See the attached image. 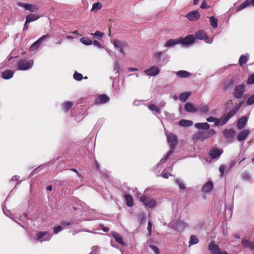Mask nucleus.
I'll list each match as a JSON object with an SVG mask.
<instances>
[{"instance_id": "a18cd8bd", "label": "nucleus", "mask_w": 254, "mask_h": 254, "mask_svg": "<svg viewBox=\"0 0 254 254\" xmlns=\"http://www.w3.org/2000/svg\"><path fill=\"white\" fill-rule=\"evenodd\" d=\"M138 219L140 221V223H143L146 219V216L143 213H140L138 215Z\"/></svg>"}, {"instance_id": "5701e85b", "label": "nucleus", "mask_w": 254, "mask_h": 254, "mask_svg": "<svg viewBox=\"0 0 254 254\" xmlns=\"http://www.w3.org/2000/svg\"><path fill=\"white\" fill-rule=\"evenodd\" d=\"M250 5H254V0H246L244 2L239 6L238 10H241Z\"/></svg>"}, {"instance_id": "412c9836", "label": "nucleus", "mask_w": 254, "mask_h": 254, "mask_svg": "<svg viewBox=\"0 0 254 254\" xmlns=\"http://www.w3.org/2000/svg\"><path fill=\"white\" fill-rule=\"evenodd\" d=\"M14 74V72L10 69H7L3 71L2 73V77L3 79H9L11 78Z\"/></svg>"}, {"instance_id": "13d9d810", "label": "nucleus", "mask_w": 254, "mask_h": 254, "mask_svg": "<svg viewBox=\"0 0 254 254\" xmlns=\"http://www.w3.org/2000/svg\"><path fill=\"white\" fill-rule=\"evenodd\" d=\"M225 170V167L224 165H222L219 167V171L221 173V175L222 176L224 173Z\"/></svg>"}, {"instance_id": "9b49d317", "label": "nucleus", "mask_w": 254, "mask_h": 254, "mask_svg": "<svg viewBox=\"0 0 254 254\" xmlns=\"http://www.w3.org/2000/svg\"><path fill=\"white\" fill-rule=\"evenodd\" d=\"M208 250L212 254H219L220 252L219 247L214 242H211L208 246Z\"/></svg>"}, {"instance_id": "a211bd4d", "label": "nucleus", "mask_w": 254, "mask_h": 254, "mask_svg": "<svg viewBox=\"0 0 254 254\" xmlns=\"http://www.w3.org/2000/svg\"><path fill=\"white\" fill-rule=\"evenodd\" d=\"M195 35L197 39L200 40H206L208 38L206 32L202 30L196 31Z\"/></svg>"}, {"instance_id": "2f4dec72", "label": "nucleus", "mask_w": 254, "mask_h": 254, "mask_svg": "<svg viewBox=\"0 0 254 254\" xmlns=\"http://www.w3.org/2000/svg\"><path fill=\"white\" fill-rule=\"evenodd\" d=\"M39 18L38 15L35 14H29L26 17V20L28 21L29 22L35 21Z\"/></svg>"}, {"instance_id": "49530a36", "label": "nucleus", "mask_w": 254, "mask_h": 254, "mask_svg": "<svg viewBox=\"0 0 254 254\" xmlns=\"http://www.w3.org/2000/svg\"><path fill=\"white\" fill-rule=\"evenodd\" d=\"M254 103V95H253L250 97H249L247 100V104L248 105H251Z\"/></svg>"}, {"instance_id": "c756f323", "label": "nucleus", "mask_w": 254, "mask_h": 254, "mask_svg": "<svg viewBox=\"0 0 254 254\" xmlns=\"http://www.w3.org/2000/svg\"><path fill=\"white\" fill-rule=\"evenodd\" d=\"M210 20V25L213 28H216L218 27V19L214 16L208 17Z\"/></svg>"}, {"instance_id": "1a4fd4ad", "label": "nucleus", "mask_w": 254, "mask_h": 254, "mask_svg": "<svg viewBox=\"0 0 254 254\" xmlns=\"http://www.w3.org/2000/svg\"><path fill=\"white\" fill-rule=\"evenodd\" d=\"M245 85L241 84L236 86L235 88V97L236 98H240L245 91Z\"/></svg>"}, {"instance_id": "aec40b11", "label": "nucleus", "mask_w": 254, "mask_h": 254, "mask_svg": "<svg viewBox=\"0 0 254 254\" xmlns=\"http://www.w3.org/2000/svg\"><path fill=\"white\" fill-rule=\"evenodd\" d=\"M112 235L115 238L116 242L120 244L125 246V243L123 240L122 236L116 232H112Z\"/></svg>"}, {"instance_id": "c9c22d12", "label": "nucleus", "mask_w": 254, "mask_h": 254, "mask_svg": "<svg viewBox=\"0 0 254 254\" xmlns=\"http://www.w3.org/2000/svg\"><path fill=\"white\" fill-rule=\"evenodd\" d=\"M80 40L81 42L85 45H90L93 43L91 40L86 37H82Z\"/></svg>"}, {"instance_id": "f704fd0d", "label": "nucleus", "mask_w": 254, "mask_h": 254, "mask_svg": "<svg viewBox=\"0 0 254 254\" xmlns=\"http://www.w3.org/2000/svg\"><path fill=\"white\" fill-rule=\"evenodd\" d=\"M73 106V103L72 102L68 101L63 104L64 109L65 111L69 110Z\"/></svg>"}, {"instance_id": "774afa93", "label": "nucleus", "mask_w": 254, "mask_h": 254, "mask_svg": "<svg viewBox=\"0 0 254 254\" xmlns=\"http://www.w3.org/2000/svg\"><path fill=\"white\" fill-rule=\"evenodd\" d=\"M71 171L75 172L79 176H80L81 175L79 174V173H78V172L77 171V170L75 169H71Z\"/></svg>"}, {"instance_id": "79ce46f5", "label": "nucleus", "mask_w": 254, "mask_h": 254, "mask_svg": "<svg viewBox=\"0 0 254 254\" xmlns=\"http://www.w3.org/2000/svg\"><path fill=\"white\" fill-rule=\"evenodd\" d=\"M39 8V6H37L36 5L30 4L28 10L32 12H33L38 10Z\"/></svg>"}, {"instance_id": "cd10ccee", "label": "nucleus", "mask_w": 254, "mask_h": 254, "mask_svg": "<svg viewBox=\"0 0 254 254\" xmlns=\"http://www.w3.org/2000/svg\"><path fill=\"white\" fill-rule=\"evenodd\" d=\"M235 133L233 129H226L223 131L224 135L227 138H232L235 135Z\"/></svg>"}, {"instance_id": "864d4df0", "label": "nucleus", "mask_w": 254, "mask_h": 254, "mask_svg": "<svg viewBox=\"0 0 254 254\" xmlns=\"http://www.w3.org/2000/svg\"><path fill=\"white\" fill-rule=\"evenodd\" d=\"M206 132L208 135H209V137L211 136L214 135L216 133V131L213 129H209V130H206Z\"/></svg>"}, {"instance_id": "473e14b6", "label": "nucleus", "mask_w": 254, "mask_h": 254, "mask_svg": "<svg viewBox=\"0 0 254 254\" xmlns=\"http://www.w3.org/2000/svg\"><path fill=\"white\" fill-rule=\"evenodd\" d=\"M190 95V92H187L185 93H181L180 95L179 99L182 102H185L187 101V100L188 99V98L189 97Z\"/></svg>"}, {"instance_id": "de8ad7c7", "label": "nucleus", "mask_w": 254, "mask_h": 254, "mask_svg": "<svg viewBox=\"0 0 254 254\" xmlns=\"http://www.w3.org/2000/svg\"><path fill=\"white\" fill-rule=\"evenodd\" d=\"M176 182L177 184L179 185L180 189L182 190H185L186 189L185 186L180 180H176Z\"/></svg>"}, {"instance_id": "37998d69", "label": "nucleus", "mask_w": 254, "mask_h": 254, "mask_svg": "<svg viewBox=\"0 0 254 254\" xmlns=\"http://www.w3.org/2000/svg\"><path fill=\"white\" fill-rule=\"evenodd\" d=\"M91 35L95 37L101 38L103 36L104 33L99 31H97L94 33H91Z\"/></svg>"}, {"instance_id": "6ab92c4d", "label": "nucleus", "mask_w": 254, "mask_h": 254, "mask_svg": "<svg viewBox=\"0 0 254 254\" xmlns=\"http://www.w3.org/2000/svg\"><path fill=\"white\" fill-rule=\"evenodd\" d=\"M248 121V118L247 117L245 116H243L240 118L237 123V127L239 129H242L246 124H247Z\"/></svg>"}, {"instance_id": "0eeeda50", "label": "nucleus", "mask_w": 254, "mask_h": 254, "mask_svg": "<svg viewBox=\"0 0 254 254\" xmlns=\"http://www.w3.org/2000/svg\"><path fill=\"white\" fill-rule=\"evenodd\" d=\"M179 39L180 44L183 45H190L195 41V37L193 35H189L185 38L181 37Z\"/></svg>"}, {"instance_id": "bb28decb", "label": "nucleus", "mask_w": 254, "mask_h": 254, "mask_svg": "<svg viewBox=\"0 0 254 254\" xmlns=\"http://www.w3.org/2000/svg\"><path fill=\"white\" fill-rule=\"evenodd\" d=\"M176 75L180 78H186L190 76L191 73L186 70H179L177 72Z\"/></svg>"}, {"instance_id": "052dcab7", "label": "nucleus", "mask_w": 254, "mask_h": 254, "mask_svg": "<svg viewBox=\"0 0 254 254\" xmlns=\"http://www.w3.org/2000/svg\"><path fill=\"white\" fill-rule=\"evenodd\" d=\"M162 52H157L155 54V57L157 59H160L161 57L162 56Z\"/></svg>"}, {"instance_id": "bf43d9fd", "label": "nucleus", "mask_w": 254, "mask_h": 254, "mask_svg": "<svg viewBox=\"0 0 254 254\" xmlns=\"http://www.w3.org/2000/svg\"><path fill=\"white\" fill-rule=\"evenodd\" d=\"M29 23L30 22L28 20L27 21L26 20V21L24 24V28H23V30H27L29 28Z\"/></svg>"}, {"instance_id": "423d86ee", "label": "nucleus", "mask_w": 254, "mask_h": 254, "mask_svg": "<svg viewBox=\"0 0 254 254\" xmlns=\"http://www.w3.org/2000/svg\"><path fill=\"white\" fill-rule=\"evenodd\" d=\"M51 35L49 34H47L46 35H44L41 36L39 39H38L37 41L34 42L31 46L29 48V50L30 51H33L36 49H37L41 43L47 38H50Z\"/></svg>"}, {"instance_id": "72a5a7b5", "label": "nucleus", "mask_w": 254, "mask_h": 254, "mask_svg": "<svg viewBox=\"0 0 254 254\" xmlns=\"http://www.w3.org/2000/svg\"><path fill=\"white\" fill-rule=\"evenodd\" d=\"M102 7V4L100 2H97L94 3L92 5L91 11H97L100 9Z\"/></svg>"}, {"instance_id": "e433bc0d", "label": "nucleus", "mask_w": 254, "mask_h": 254, "mask_svg": "<svg viewBox=\"0 0 254 254\" xmlns=\"http://www.w3.org/2000/svg\"><path fill=\"white\" fill-rule=\"evenodd\" d=\"M248 58L247 56L243 55L239 58V62L241 66H243L248 61Z\"/></svg>"}, {"instance_id": "393cba45", "label": "nucleus", "mask_w": 254, "mask_h": 254, "mask_svg": "<svg viewBox=\"0 0 254 254\" xmlns=\"http://www.w3.org/2000/svg\"><path fill=\"white\" fill-rule=\"evenodd\" d=\"M124 197L127 206L131 207L133 205V199L130 194H126L124 195Z\"/></svg>"}, {"instance_id": "6e6d98bb", "label": "nucleus", "mask_w": 254, "mask_h": 254, "mask_svg": "<svg viewBox=\"0 0 254 254\" xmlns=\"http://www.w3.org/2000/svg\"><path fill=\"white\" fill-rule=\"evenodd\" d=\"M209 7V6H208V5H207V3H206V1H204V0H203V1L202 2V3H201V5H200V7L201 8H202V9H203V8H208Z\"/></svg>"}, {"instance_id": "3c124183", "label": "nucleus", "mask_w": 254, "mask_h": 254, "mask_svg": "<svg viewBox=\"0 0 254 254\" xmlns=\"http://www.w3.org/2000/svg\"><path fill=\"white\" fill-rule=\"evenodd\" d=\"M242 178L245 180H250L251 176L247 173H244L242 174Z\"/></svg>"}, {"instance_id": "e2e57ef3", "label": "nucleus", "mask_w": 254, "mask_h": 254, "mask_svg": "<svg viewBox=\"0 0 254 254\" xmlns=\"http://www.w3.org/2000/svg\"><path fill=\"white\" fill-rule=\"evenodd\" d=\"M161 176L163 178L167 179L169 177V174L166 172H163L161 174Z\"/></svg>"}, {"instance_id": "6e6552de", "label": "nucleus", "mask_w": 254, "mask_h": 254, "mask_svg": "<svg viewBox=\"0 0 254 254\" xmlns=\"http://www.w3.org/2000/svg\"><path fill=\"white\" fill-rule=\"evenodd\" d=\"M200 17V14L197 10L190 11L186 15V17L190 21H196Z\"/></svg>"}, {"instance_id": "ea45409f", "label": "nucleus", "mask_w": 254, "mask_h": 254, "mask_svg": "<svg viewBox=\"0 0 254 254\" xmlns=\"http://www.w3.org/2000/svg\"><path fill=\"white\" fill-rule=\"evenodd\" d=\"M48 233V232H41V231L38 232V233L36 234L37 240H40L42 239L43 238V237L44 236L46 235Z\"/></svg>"}, {"instance_id": "f257e3e1", "label": "nucleus", "mask_w": 254, "mask_h": 254, "mask_svg": "<svg viewBox=\"0 0 254 254\" xmlns=\"http://www.w3.org/2000/svg\"><path fill=\"white\" fill-rule=\"evenodd\" d=\"M243 102H241L238 104H235L234 107L229 112L224 114L221 119V124H225L236 113L239 111L242 106Z\"/></svg>"}, {"instance_id": "7ed1b4c3", "label": "nucleus", "mask_w": 254, "mask_h": 254, "mask_svg": "<svg viewBox=\"0 0 254 254\" xmlns=\"http://www.w3.org/2000/svg\"><path fill=\"white\" fill-rule=\"evenodd\" d=\"M167 138L168 142L172 149V150L169 151L167 154L166 157H168L173 153V150L176 147L178 142V138L172 133L167 134Z\"/></svg>"}, {"instance_id": "dca6fc26", "label": "nucleus", "mask_w": 254, "mask_h": 254, "mask_svg": "<svg viewBox=\"0 0 254 254\" xmlns=\"http://www.w3.org/2000/svg\"><path fill=\"white\" fill-rule=\"evenodd\" d=\"M213 188V183L211 181H208L205 183L202 188V191L208 192H210Z\"/></svg>"}, {"instance_id": "20e7f679", "label": "nucleus", "mask_w": 254, "mask_h": 254, "mask_svg": "<svg viewBox=\"0 0 254 254\" xmlns=\"http://www.w3.org/2000/svg\"><path fill=\"white\" fill-rule=\"evenodd\" d=\"M112 43L114 47L118 49V50L122 53L123 55L125 53L124 51V49L127 48L128 47V43L125 41H122L118 39H114Z\"/></svg>"}, {"instance_id": "f3484780", "label": "nucleus", "mask_w": 254, "mask_h": 254, "mask_svg": "<svg viewBox=\"0 0 254 254\" xmlns=\"http://www.w3.org/2000/svg\"><path fill=\"white\" fill-rule=\"evenodd\" d=\"M222 153V152L220 150L217 148H214L210 150L209 155L213 159L218 158L220 157Z\"/></svg>"}, {"instance_id": "4c0bfd02", "label": "nucleus", "mask_w": 254, "mask_h": 254, "mask_svg": "<svg viewBox=\"0 0 254 254\" xmlns=\"http://www.w3.org/2000/svg\"><path fill=\"white\" fill-rule=\"evenodd\" d=\"M198 242V239L196 236L192 235L190 237V243L191 245H194Z\"/></svg>"}, {"instance_id": "09e8293b", "label": "nucleus", "mask_w": 254, "mask_h": 254, "mask_svg": "<svg viewBox=\"0 0 254 254\" xmlns=\"http://www.w3.org/2000/svg\"><path fill=\"white\" fill-rule=\"evenodd\" d=\"M62 229L63 228L61 226H56L53 228L54 232L55 234H58L59 232L61 231Z\"/></svg>"}, {"instance_id": "8fccbe9b", "label": "nucleus", "mask_w": 254, "mask_h": 254, "mask_svg": "<svg viewBox=\"0 0 254 254\" xmlns=\"http://www.w3.org/2000/svg\"><path fill=\"white\" fill-rule=\"evenodd\" d=\"M18 5V6H21V7H23L24 8H25L26 9H28V7H29V3H22V2H18L17 3Z\"/></svg>"}, {"instance_id": "338daca9", "label": "nucleus", "mask_w": 254, "mask_h": 254, "mask_svg": "<svg viewBox=\"0 0 254 254\" xmlns=\"http://www.w3.org/2000/svg\"><path fill=\"white\" fill-rule=\"evenodd\" d=\"M102 229L105 232H108L109 231V229L106 227H103Z\"/></svg>"}, {"instance_id": "4468645a", "label": "nucleus", "mask_w": 254, "mask_h": 254, "mask_svg": "<svg viewBox=\"0 0 254 254\" xmlns=\"http://www.w3.org/2000/svg\"><path fill=\"white\" fill-rule=\"evenodd\" d=\"M185 109L188 112L195 113L197 112V108L195 107L190 102H187L185 105Z\"/></svg>"}, {"instance_id": "f03ea898", "label": "nucleus", "mask_w": 254, "mask_h": 254, "mask_svg": "<svg viewBox=\"0 0 254 254\" xmlns=\"http://www.w3.org/2000/svg\"><path fill=\"white\" fill-rule=\"evenodd\" d=\"M140 201L146 206L150 208H154L157 205V201L146 195H143L140 197Z\"/></svg>"}, {"instance_id": "680f3d73", "label": "nucleus", "mask_w": 254, "mask_h": 254, "mask_svg": "<svg viewBox=\"0 0 254 254\" xmlns=\"http://www.w3.org/2000/svg\"><path fill=\"white\" fill-rule=\"evenodd\" d=\"M206 120L208 122H213L215 120V118L209 117L207 118Z\"/></svg>"}, {"instance_id": "7c9ffc66", "label": "nucleus", "mask_w": 254, "mask_h": 254, "mask_svg": "<svg viewBox=\"0 0 254 254\" xmlns=\"http://www.w3.org/2000/svg\"><path fill=\"white\" fill-rule=\"evenodd\" d=\"M209 109V107L208 105H202L197 108V112L205 114L206 113Z\"/></svg>"}, {"instance_id": "a19ab883", "label": "nucleus", "mask_w": 254, "mask_h": 254, "mask_svg": "<svg viewBox=\"0 0 254 254\" xmlns=\"http://www.w3.org/2000/svg\"><path fill=\"white\" fill-rule=\"evenodd\" d=\"M73 78L75 80L80 81L83 78L82 74L75 71L73 74Z\"/></svg>"}, {"instance_id": "4d7b16f0", "label": "nucleus", "mask_w": 254, "mask_h": 254, "mask_svg": "<svg viewBox=\"0 0 254 254\" xmlns=\"http://www.w3.org/2000/svg\"><path fill=\"white\" fill-rule=\"evenodd\" d=\"M93 42V44H94V45H95V46L98 47V48H102V46L101 45V44L97 40H94Z\"/></svg>"}, {"instance_id": "9d476101", "label": "nucleus", "mask_w": 254, "mask_h": 254, "mask_svg": "<svg viewBox=\"0 0 254 254\" xmlns=\"http://www.w3.org/2000/svg\"><path fill=\"white\" fill-rule=\"evenodd\" d=\"M209 138L206 131H200L193 135V139L194 140H203L205 139Z\"/></svg>"}, {"instance_id": "603ef678", "label": "nucleus", "mask_w": 254, "mask_h": 254, "mask_svg": "<svg viewBox=\"0 0 254 254\" xmlns=\"http://www.w3.org/2000/svg\"><path fill=\"white\" fill-rule=\"evenodd\" d=\"M247 83L248 84H254V75H251L249 76L248 80H247Z\"/></svg>"}, {"instance_id": "39448f33", "label": "nucleus", "mask_w": 254, "mask_h": 254, "mask_svg": "<svg viewBox=\"0 0 254 254\" xmlns=\"http://www.w3.org/2000/svg\"><path fill=\"white\" fill-rule=\"evenodd\" d=\"M33 61H27L24 59H20L17 64L18 69L25 70L29 69L33 65Z\"/></svg>"}, {"instance_id": "58836bf2", "label": "nucleus", "mask_w": 254, "mask_h": 254, "mask_svg": "<svg viewBox=\"0 0 254 254\" xmlns=\"http://www.w3.org/2000/svg\"><path fill=\"white\" fill-rule=\"evenodd\" d=\"M148 108L152 111H155L156 113H160V109L154 104H151L148 106Z\"/></svg>"}, {"instance_id": "0e129e2a", "label": "nucleus", "mask_w": 254, "mask_h": 254, "mask_svg": "<svg viewBox=\"0 0 254 254\" xmlns=\"http://www.w3.org/2000/svg\"><path fill=\"white\" fill-rule=\"evenodd\" d=\"M213 122H214L215 126H218L219 125L220 121L219 119L215 118V120Z\"/></svg>"}, {"instance_id": "f8f14e48", "label": "nucleus", "mask_w": 254, "mask_h": 254, "mask_svg": "<svg viewBox=\"0 0 254 254\" xmlns=\"http://www.w3.org/2000/svg\"><path fill=\"white\" fill-rule=\"evenodd\" d=\"M145 73L150 76H153L157 75L159 72V68L156 66H152L149 69L144 71Z\"/></svg>"}, {"instance_id": "ddd939ff", "label": "nucleus", "mask_w": 254, "mask_h": 254, "mask_svg": "<svg viewBox=\"0 0 254 254\" xmlns=\"http://www.w3.org/2000/svg\"><path fill=\"white\" fill-rule=\"evenodd\" d=\"M110 100L109 97L106 94H103L97 98L95 101L96 104H103L108 102Z\"/></svg>"}, {"instance_id": "5fc2aeb1", "label": "nucleus", "mask_w": 254, "mask_h": 254, "mask_svg": "<svg viewBox=\"0 0 254 254\" xmlns=\"http://www.w3.org/2000/svg\"><path fill=\"white\" fill-rule=\"evenodd\" d=\"M147 230L148 232V235L149 236H150L151 235V232H152V223L150 221H149L148 223Z\"/></svg>"}, {"instance_id": "c03bdc74", "label": "nucleus", "mask_w": 254, "mask_h": 254, "mask_svg": "<svg viewBox=\"0 0 254 254\" xmlns=\"http://www.w3.org/2000/svg\"><path fill=\"white\" fill-rule=\"evenodd\" d=\"M149 247L154 251L155 254H159L160 253V251L156 246L153 245H150Z\"/></svg>"}, {"instance_id": "c85d7f7f", "label": "nucleus", "mask_w": 254, "mask_h": 254, "mask_svg": "<svg viewBox=\"0 0 254 254\" xmlns=\"http://www.w3.org/2000/svg\"><path fill=\"white\" fill-rule=\"evenodd\" d=\"M193 123L192 122L187 120H182L179 123V125L182 127H188L191 126Z\"/></svg>"}, {"instance_id": "69168bd1", "label": "nucleus", "mask_w": 254, "mask_h": 254, "mask_svg": "<svg viewBox=\"0 0 254 254\" xmlns=\"http://www.w3.org/2000/svg\"><path fill=\"white\" fill-rule=\"evenodd\" d=\"M138 69L137 68H132V67H129L128 68V70L130 72H132V71H137Z\"/></svg>"}, {"instance_id": "2eb2a0df", "label": "nucleus", "mask_w": 254, "mask_h": 254, "mask_svg": "<svg viewBox=\"0 0 254 254\" xmlns=\"http://www.w3.org/2000/svg\"><path fill=\"white\" fill-rule=\"evenodd\" d=\"M250 132L248 129H245L238 133L237 136V138L239 141H243L245 140L249 135Z\"/></svg>"}, {"instance_id": "b1692460", "label": "nucleus", "mask_w": 254, "mask_h": 254, "mask_svg": "<svg viewBox=\"0 0 254 254\" xmlns=\"http://www.w3.org/2000/svg\"><path fill=\"white\" fill-rule=\"evenodd\" d=\"M179 44L180 42L179 38L176 39H170L166 42L165 44V46L168 48Z\"/></svg>"}, {"instance_id": "a878e982", "label": "nucleus", "mask_w": 254, "mask_h": 254, "mask_svg": "<svg viewBox=\"0 0 254 254\" xmlns=\"http://www.w3.org/2000/svg\"><path fill=\"white\" fill-rule=\"evenodd\" d=\"M195 127L198 129H203L208 130L210 127V125L208 123H199L195 124Z\"/></svg>"}, {"instance_id": "4be33fe9", "label": "nucleus", "mask_w": 254, "mask_h": 254, "mask_svg": "<svg viewBox=\"0 0 254 254\" xmlns=\"http://www.w3.org/2000/svg\"><path fill=\"white\" fill-rule=\"evenodd\" d=\"M242 244L246 248H249L251 249L254 250V242L253 241H250L249 240L245 239L242 240Z\"/></svg>"}]
</instances>
